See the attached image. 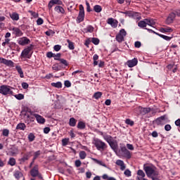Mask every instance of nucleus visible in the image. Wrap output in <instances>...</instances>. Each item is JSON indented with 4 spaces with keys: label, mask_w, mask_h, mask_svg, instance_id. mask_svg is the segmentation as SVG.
I'll return each instance as SVG.
<instances>
[{
    "label": "nucleus",
    "mask_w": 180,
    "mask_h": 180,
    "mask_svg": "<svg viewBox=\"0 0 180 180\" xmlns=\"http://www.w3.org/2000/svg\"><path fill=\"white\" fill-rule=\"evenodd\" d=\"M102 95H103L102 92L97 91V92L94 93L93 98H94V99H99L100 98L102 97Z\"/></svg>",
    "instance_id": "36"
},
{
    "label": "nucleus",
    "mask_w": 180,
    "mask_h": 180,
    "mask_svg": "<svg viewBox=\"0 0 180 180\" xmlns=\"http://www.w3.org/2000/svg\"><path fill=\"white\" fill-rule=\"evenodd\" d=\"M25 129H26V124L22 122L19 123L16 127L17 130H25Z\"/></svg>",
    "instance_id": "28"
},
{
    "label": "nucleus",
    "mask_w": 180,
    "mask_h": 180,
    "mask_svg": "<svg viewBox=\"0 0 180 180\" xmlns=\"http://www.w3.org/2000/svg\"><path fill=\"white\" fill-rule=\"evenodd\" d=\"M115 164L120 167L121 171H124V169H126V165H124V162H123V160H117Z\"/></svg>",
    "instance_id": "20"
},
{
    "label": "nucleus",
    "mask_w": 180,
    "mask_h": 180,
    "mask_svg": "<svg viewBox=\"0 0 180 180\" xmlns=\"http://www.w3.org/2000/svg\"><path fill=\"white\" fill-rule=\"evenodd\" d=\"M33 47L34 46L31 44L30 46L25 49L21 53V57H22V58H30L32 55H30L29 53L33 50Z\"/></svg>",
    "instance_id": "4"
},
{
    "label": "nucleus",
    "mask_w": 180,
    "mask_h": 180,
    "mask_svg": "<svg viewBox=\"0 0 180 180\" xmlns=\"http://www.w3.org/2000/svg\"><path fill=\"white\" fill-rule=\"evenodd\" d=\"M16 99L18 101H22V99H25V95L22 94H18L14 96Z\"/></svg>",
    "instance_id": "40"
},
{
    "label": "nucleus",
    "mask_w": 180,
    "mask_h": 180,
    "mask_svg": "<svg viewBox=\"0 0 180 180\" xmlns=\"http://www.w3.org/2000/svg\"><path fill=\"white\" fill-rule=\"evenodd\" d=\"M59 61L60 62V64H63L65 67H68V62L64 58L59 59Z\"/></svg>",
    "instance_id": "44"
},
{
    "label": "nucleus",
    "mask_w": 180,
    "mask_h": 180,
    "mask_svg": "<svg viewBox=\"0 0 180 180\" xmlns=\"http://www.w3.org/2000/svg\"><path fill=\"white\" fill-rule=\"evenodd\" d=\"M91 160L94 161V162H96V164H98L99 165H102V167H105V168H107L108 167L105 163L102 162V161L98 160V159L91 158Z\"/></svg>",
    "instance_id": "31"
},
{
    "label": "nucleus",
    "mask_w": 180,
    "mask_h": 180,
    "mask_svg": "<svg viewBox=\"0 0 180 180\" xmlns=\"http://www.w3.org/2000/svg\"><path fill=\"white\" fill-rule=\"evenodd\" d=\"M56 12H58V13H65V11L64 10V8H63L60 6H57L55 7Z\"/></svg>",
    "instance_id": "23"
},
{
    "label": "nucleus",
    "mask_w": 180,
    "mask_h": 180,
    "mask_svg": "<svg viewBox=\"0 0 180 180\" xmlns=\"http://www.w3.org/2000/svg\"><path fill=\"white\" fill-rule=\"evenodd\" d=\"M14 176H15V179H19L20 178H22L23 174L21 172L16 171L14 173Z\"/></svg>",
    "instance_id": "34"
},
{
    "label": "nucleus",
    "mask_w": 180,
    "mask_h": 180,
    "mask_svg": "<svg viewBox=\"0 0 180 180\" xmlns=\"http://www.w3.org/2000/svg\"><path fill=\"white\" fill-rule=\"evenodd\" d=\"M65 86L70 88L71 86V82L68 80L65 81Z\"/></svg>",
    "instance_id": "61"
},
{
    "label": "nucleus",
    "mask_w": 180,
    "mask_h": 180,
    "mask_svg": "<svg viewBox=\"0 0 180 180\" xmlns=\"http://www.w3.org/2000/svg\"><path fill=\"white\" fill-rule=\"evenodd\" d=\"M121 151L123 154V157H124L127 160H130V158H131V153H130L129 150H127L126 146H122Z\"/></svg>",
    "instance_id": "7"
},
{
    "label": "nucleus",
    "mask_w": 180,
    "mask_h": 180,
    "mask_svg": "<svg viewBox=\"0 0 180 180\" xmlns=\"http://www.w3.org/2000/svg\"><path fill=\"white\" fill-rule=\"evenodd\" d=\"M145 29H146V30H148V32H151V33H154L155 34H157L160 37H162V39H164V40H167V41H169V40H171V39H172V37H168L167 35L158 34L151 29H148V28H145Z\"/></svg>",
    "instance_id": "9"
},
{
    "label": "nucleus",
    "mask_w": 180,
    "mask_h": 180,
    "mask_svg": "<svg viewBox=\"0 0 180 180\" xmlns=\"http://www.w3.org/2000/svg\"><path fill=\"white\" fill-rule=\"evenodd\" d=\"M107 23H108V25H110V26H112V27L116 28L117 27V20H115V19L113 18H108Z\"/></svg>",
    "instance_id": "18"
},
{
    "label": "nucleus",
    "mask_w": 180,
    "mask_h": 180,
    "mask_svg": "<svg viewBox=\"0 0 180 180\" xmlns=\"http://www.w3.org/2000/svg\"><path fill=\"white\" fill-rule=\"evenodd\" d=\"M21 85L23 89H27V88H29V84L27 82H22Z\"/></svg>",
    "instance_id": "57"
},
{
    "label": "nucleus",
    "mask_w": 180,
    "mask_h": 180,
    "mask_svg": "<svg viewBox=\"0 0 180 180\" xmlns=\"http://www.w3.org/2000/svg\"><path fill=\"white\" fill-rule=\"evenodd\" d=\"M105 141H107V143H108V144L110 145L113 141V138L112 136H107L105 138Z\"/></svg>",
    "instance_id": "50"
},
{
    "label": "nucleus",
    "mask_w": 180,
    "mask_h": 180,
    "mask_svg": "<svg viewBox=\"0 0 180 180\" xmlns=\"http://www.w3.org/2000/svg\"><path fill=\"white\" fill-rule=\"evenodd\" d=\"M143 169L148 178H155V176H158L160 175V173L158 171L154 169V168L150 167V166H145L143 167Z\"/></svg>",
    "instance_id": "1"
},
{
    "label": "nucleus",
    "mask_w": 180,
    "mask_h": 180,
    "mask_svg": "<svg viewBox=\"0 0 180 180\" xmlns=\"http://www.w3.org/2000/svg\"><path fill=\"white\" fill-rule=\"evenodd\" d=\"M50 127H45L44 129V133L45 134H49V133H50Z\"/></svg>",
    "instance_id": "59"
},
{
    "label": "nucleus",
    "mask_w": 180,
    "mask_h": 180,
    "mask_svg": "<svg viewBox=\"0 0 180 180\" xmlns=\"http://www.w3.org/2000/svg\"><path fill=\"white\" fill-rule=\"evenodd\" d=\"M43 20L41 18H38L37 20V25H43Z\"/></svg>",
    "instance_id": "64"
},
{
    "label": "nucleus",
    "mask_w": 180,
    "mask_h": 180,
    "mask_svg": "<svg viewBox=\"0 0 180 180\" xmlns=\"http://www.w3.org/2000/svg\"><path fill=\"white\" fill-rule=\"evenodd\" d=\"M34 116L37 120V121L38 122V123H39V124H44V123H46V119L41 117V115L39 114H34Z\"/></svg>",
    "instance_id": "15"
},
{
    "label": "nucleus",
    "mask_w": 180,
    "mask_h": 180,
    "mask_svg": "<svg viewBox=\"0 0 180 180\" xmlns=\"http://www.w3.org/2000/svg\"><path fill=\"white\" fill-rule=\"evenodd\" d=\"M3 136H4V137H8V136H9V129H4L3 132H2Z\"/></svg>",
    "instance_id": "49"
},
{
    "label": "nucleus",
    "mask_w": 180,
    "mask_h": 180,
    "mask_svg": "<svg viewBox=\"0 0 180 180\" xmlns=\"http://www.w3.org/2000/svg\"><path fill=\"white\" fill-rule=\"evenodd\" d=\"M12 30H13V32H14L15 36L20 37V36H22V34H23L22 31L20 30V29H19L18 27H13L12 29Z\"/></svg>",
    "instance_id": "22"
},
{
    "label": "nucleus",
    "mask_w": 180,
    "mask_h": 180,
    "mask_svg": "<svg viewBox=\"0 0 180 180\" xmlns=\"http://www.w3.org/2000/svg\"><path fill=\"white\" fill-rule=\"evenodd\" d=\"M139 60L137 58H134L132 60H127V65L129 68H133V67H136V65L138 64Z\"/></svg>",
    "instance_id": "12"
},
{
    "label": "nucleus",
    "mask_w": 180,
    "mask_h": 180,
    "mask_svg": "<svg viewBox=\"0 0 180 180\" xmlns=\"http://www.w3.org/2000/svg\"><path fill=\"white\" fill-rule=\"evenodd\" d=\"M144 20H145V22H146V23L148 26H151L152 27L153 26H155V21H154V20L150 19V18H146V19H144Z\"/></svg>",
    "instance_id": "21"
},
{
    "label": "nucleus",
    "mask_w": 180,
    "mask_h": 180,
    "mask_svg": "<svg viewBox=\"0 0 180 180\" xmlns=\"http://www.w3.org/2000/svg\"><path fill=\"white\" fill-rule=\"evenodd\" d=\"M11 86L1 85L0 86V94L1 95H13V91L11 90Z\"/></svg>",
    "instance_id": "2"
},
{
    "label": "nucleus",
    "mask_w": 180,
    "mask_h": 180,
    "mask_svg": "<svg viewBox=\"0 0 180 180\" xmlns=\"http://www.w3.org/2000/svg\"><path fill=\"white\" fill-rule=\"evenodd\" d=\"M21 115H22V116H27L28 119L30 118V115H29V114H27V112L25 110H22L21 111Z\"/></svg>",
    "instance_id": "54"
},
{
    "label": "nucleus",
    "mask_w": 180,
    "mask_h": 180,
    "mask_svg": "<svg viewBox=\"0 0 180 180\" xmlns=\"http://www.w3.org/2000/svg\"><path fill=\"white\" fill-rule=\"evenodd\" d=\"M124 174L126 176H131V172L129 169H127Z\"/></svg>",
    "instance_id": "52"
},
{
    "label": "nucleus",
    "mask_w": 180,
    "mask_h": 180,
    "mask_svg": "<svg viewBox=\"0 0 180 180\" xmlns=\"http://www.w3.org/2000/svg\"><path fill=\"white\" fill-rule=\"evenodd\" d=\"M1 64H5V65H7V67H11V68L15 67V63H13V61L11 60H6L5 58H2Z\"/></svg>",
    "instance_id": "14"
},
{
    "label": "nucleus",
    "mask_w": 180,
    "mask_h": 180,
    "mask_svg": "<svg viewBox=\"0 0 180 180\" xmlns=\"http://www.w3.org/2000/svg\"><path fill=\"white\" fill-rule=\"evenodd\" d=\"M168 120V118H167V115H162L160 117H158L156 120L155 122L158 126H161L164 124V121Z\"/></svg>",
    "instance_id": "13"
},
{
    "label": "nucleus",
    "mask_w": 180,
    "mask_h": 180,
    "mask_svg": "<svg viewBox=\"0 0 180 180\" xmlns=\"http://www.w3.org/2000/svg\"><path fill=\"white\" fill-rule=\"evenodd\" d=\"M75 164V167H77V168L81 167V160H76Z\"/></svg>",
    "instance_id": "62"
},
{
    "label": "nucleus",
    "mask_w": 180,
    "mask_h": 180,
    "mask_svg": "<svg viewBox=\"0 0 180 180\" xmlns=\"http://www.w3.org/2000/svg\"><path fill=\"white\" fill-rule=\"evenodd\" d=\"M54 54L53 53V52H48L46 53V57H48V58H52V57H54Z\"/></svg>",
    "instance_id": "60"
},
{
    "label": "nucleus",
    "mask_w": 180,
    "mask_h": 180,
    "mask_svg": "<svg viewBox=\"0 0 180 180\" xmlns=\"http://www.w3.org/2000/svg\"><path fill=\"white\" fill-rule=\"evenodd\" d=\"M9 41H11V39L6 38L5 41L2 43L3 47H5L6 46V44H9Z\"/></svg>",
    "instance_id": "56"
},
{
    "label": "nucleus",
    "mask_w": 180,
    "mask_h": 180,
    "mask_svg": "<svg viewBox=\"0 0 180 180\" xmlns=\"http://www.w3.org/2000/svg\"><path fill=\"white\" fill-rule=\"evenodd\" d=\"M134 46L136 49H140L141 47V42L137 41L135 42Z\"/></svg>",
    "instance_id": "58"
},
{
    "label": "nucleus",
    "mask_w": 180,
    "mask_h": 180,
    "mask_svg": "<svg viewBox=\"0 0 180 180\" xmlns=\"http://www.w3.org/2000/svg\"><path fill=\"white\" fill-rule=\"evenodd\" d=\"M68 141H70V139H62V146H65L68 144Z\"/></svg>",
    "instance_id": "48"
},
{
    "label": "nucleus",
    "mask_w": 180,
    "mask_h": 180,
    "mask_svg": "<svg viewBox=\"0 0 180 180\" xmlns=\"http://www.w3.org/2000/svg\"><path fill=\"white\" fill-rule=\"evenodd\" d=\"M137 175H139V176H141V179H143V178H144V176H146V174L141 169L138 170Z\"/></svg>",
    "instance_id": "41"
},
{
    "label": "nucleus",
    "mask_w": 180,
    "mask_h": 180,
    "mask_svg": "<svg viewBox=\"0 0 180 180\" xmlns=\"http://www.w3.org/2000/svg\"><path fill=\"white\" fill-rule=\"evenodd\" d=\"M175 18H176V14H175V13H170L166 19V25H171V23H174Z\"/></svg>",
    "instance_id": "8"
},
{
    "label": "nucleus",
    "mask_w": 180,
    "mask_h": 180,
    "mask_svg": "<svg viewBox=\"0 0 180 180\" xmlns=\"http://www.w3.org/2000/svg\"><path fill=\"white\" fill-rule=\"evenodd\" d=\"M125 123L126 124H129V126H134V122L130 119H127L125 120Z\"/></svg>",
    "instance_id": "45"
},
{
    "label": "nucleus",
    "mask_w": 180,
    "mask_h": 180,
    "mask_svg": "<svg viewBox=\"0 0 180 180\" xmlns=\"http://www.w3.org/2000/svg\"><path fill=\"white\" fill-rule=\"evenodd\" d=\"M53 5H63V1L61 0H51L48 4L49 11L53 8Z\"/></svg>",
    "instance_id": "10"
},
{
    "label": "nucleus",
    "mask_w": 180,
    "mask_h": 180,
    "mask_svg": "<svg viewBox=\"0 0 180 180\" xmlns=\"http://www.w3.org/2000/svg\"><path fill=\"white\" fill-rule=\"evenodd\" d=\"M139 110L141 115H147V113H150V112H151L150 108L139 107Z\"/></svg>",
    "instance_id": "17"
},
{
    "label": "nucleus",
    "mask_w": 180,
    "mask_h": 180,
    "mask_svg": "<svg viewBox=\"0 0 180 180\" xmlns=\"http://www.w3.org/2000/svg\"><path fill=\"white\" fill-rule=\"evenodd\" d=\"M53 49L55 51H60L61 50V45H55Z\"/></svg>",
    "instance_id": "55"
},
{
    "label": "nucleus",
    "mask_w": 180,
    "mask_h": 180,
    "mask_svg": "<svg viewBox=\"0 0 180 180\" xmlns=\"http://www.w3.org/2000/svg\"><path fill=\"white\" fill-rule=\"evenodd\" d=\"M91 42H93L96 46H98V44H99V39L93 37L91 39Z\"/></svg>",
    "instance_id": "47"
},
{
    "label": "nucleus",
    "mask_w": 180,
    "mask_h": 180,
    "mask_svg": "<svg viewBox=\"0 0 180 180\" xmlns=\"http://www.w3.org/2000/svg\"><path fill=\"white\" fill-rule=\"evenodd\" d=\"M99 58V56H98V54H95L93 56V60H94V65H98V60Z\"/></svg>",
    "instance_id": "43"
},
{
    "label": "nucleus",
    "mask_w": 180,
    "mask_h": 180,
    "mask_svg": "<svg viewBox=\"0 0 180 180\" xmlns=\"http://www.w3.org/2000/svg\"><path fill=\"white\" fill-rule=\"evenodd\" d=\"M94 146L96 147L97 150H102V151H103L105 148H106L107 147L106 143H105V142L99 139L94 141Z\"/></svg>",
    "instance_id": "5"
},
{
    "label": "nucleus",
    "mask_w": 180,
    "mask_h": 180,
    "mask_svg": "<svg viewBox=\"0 0 180 180\" xmlns=\"http://www.w3.org/2000/svg\"><path fill=\"white\" fill-rule=\"evenodd\" d=\"M54 60H56L58 61H60V60L61 59V53H57V54H54Z\"/></svg>",
    "instance_id": "51"
},
{
    "label": "nucleus",
    "mask_w": 180,
    "mask_h": 180,
    "mask_svg": "<svg viewBox=\"0 0 180 180\" xmlns=\"http://www.w3.org/2000/svg\"><path fill=\"white\" fill-rule=\"evenodd\" d=\"M86 126L85 125V122H79L77 124V129H79L80 130H84Z\"/></svg>",
    "instance_id": "29"
},
{
    "label": "nucleus",
    "mask_w": 180,
    "mask_h": 180,
    "mask_svg": "<svg viewBox=\"0 0 180 180\" xmlns=\"http://www.w3.org/2000/svg\"><path fill=\"white\" fill-rule=\"evenodd\" d=\"M51 86H53L54 88H63V84L61 83V82H57L56 83H51Z\"/></svg>",
    "instance_id": "26"
},
{
    "label": "nucleus",
    "mask_w": 180,
    "mask_h": 180,
    "mask_svg": "<svg viewBox=\"0 0 180 180\" xmlns=\"http://www.w3.org/2000/svg\"><path fill=\"white\" fill-rule=\"evenodd\" d=\"M34 139H36V136H34V134L33 133H30L28 135V140L30 142L34 141Z\"/></svg>",
    "instance_id": "42"
},
{
    "label": "nucleus",
    "mask_w": 180,
    "mask_h": 180,
    "mask_svg": "<svg viewBox=\"0 0 180 180\" xmlns=\"http://www.w3.org/2000/svg\"><path fill=\"white\" fill-rule=\"evenodd\" d=\"M79 8V12L77 18V21L78 23H81V22H84V19L85 18V11L84 10V6H82V4H80Z\"/></svg>",
    "instance_id": "3"
},
{
    "label": "nucleus",
    "mask_w": 180,
    "mask_h": 180,
    "mask_svg": "<svg viewBox=\"0 0 180 180\" xmlns=\"http://www.w3.org/2000/svg\"><path fill=\"white\" fill-rule=\"evenodd\" d=\"M138 26L144 29V27H147V22L146 20H141L138 22Z\"/></svg>",
    "instance_id": "25"
},
{
    "label": "nucleus",
    "mask_w": 180,
    "mask_h": 180,
    "mask_svg": "<svg viewBox=\"0 0 180 180\" xmlns=\"http://www.w3.org/2000/svg\"><path fill=\"white\" fill-rule=\"evenodd\" d=\"M69 124L72 127H75V126L77 124V120H75V118H74V117H71L69 120Z\"/></svg>",
    "instance_id": "27"
},
{
    "label": "nucleus",
    "mask_w": 180,
    "mask_h": 180,
    "mask_svg": "<svg viewBox=\"0 0 180 180\" xmlns=\"http://www.w3.org/2000/svg\"><path fill=\"white\" fill-rule=\"evenodd\" d=\"M127 34V32H126V30L124 29L120 30L118 34L116 35L115 39L118 43H122V41H124V36Z\"/></svg>",
    "instance_id": "6"
},
{
    "label": "nucleus",
    "mask_w": 180,
    "mask_h": 180,
    "mask_svg": "<svg viewBox=\"0 0 180 180\" xmlns=\"http://www.w3.org/2000/svg\"><path fill=\"white\" fill-rule=\"evenodd\" d=\"M33 155V151H30L24 153L22 158L20 160L21 162H25V161H27L30 157Z\"/></svg>",
    "instance_id": "11"
},
{
    "label": "nucleus",
    "mask_w": 180,
    "mask_h": 180,
    "mask_svg": "<svg viewBox=\"0 0 180 180\" xmlns=\"http://www.w3.org/2000/svg\"><path fill=\"white\" fill-rule=\"evenodd\" d=\"M79 155L81 160H85L86 158V153L84 150L80 151Z\"/></svg>",
    "instance_id": "39"
},
{
    "label": "nucleus",
    "mask_w": 180,
    "mask_h": 180,
    "mask_svg": "<svg viewBox=\"0 0 180 180\" xmlns=\"http://www.w3.org/2000/svg\"><path fill=\"white\" fill-rule=\"evenodd\" d=\"M171 129H172V127L169 124H166L165 126V130H166V131H169Z\"/></svg>",
    "instance_id": "63"
},
{
    "label": "nucleus",
    "mask_w": 180,
    "mask_h": 180,
    "mask_svg": "<svg viewBox=\"0 0 180 180\" xmlns=\"http://www.w3.org/2000/svg\"><path fill=\"white\" fill-rule=\"evenodd\" d=\"M132 18L136 19V20H140V19H141V15H140L139 13L134 11L132 14Z\"/></svg>",
    "instance_id": "30"
},
{
    "label": "nucleus",
    "mask_w": 180,
    "mask_h": 180,
    "mask_svg": "<svg viewBox=\"0 0 180 180\" xmlns=\"http://www.w3.org/2000/svg\"><path fill=\"white\" fill-rule=\"evenodd\" d=\"M29 43H30V39L27 37H23L18 41V44L20 46H25V44H29Z\"/></svg>",
    "instance_id": "19"
},
{
    "label": "nucleus",
    "mask_w": 180,
    "mask_h": 180,
    "mask_svg": "<svg viewBox=\"0 0 180 180\" xmlns=\"http://www.w3.org/2000/svg\"><path fill=\"white\" fill-rule=\"evenodd\" d=\"M109 146L114 150V151L117 150V142L112 141Z\"/></svg>",
    "instance_id": "33"
},
{
    "label": "nucleus",
    "mask_w": 180,
    "mask_h": 180,
    "mask_svg": "<svg viewBox=\"0 0 180 180\" xmlns=\"http://www.w3.org/2000/svg\"><path fill=\"white\" fill-rule=\"evenodd\" d=\"M94 11H95L97 13L102 12V6L99 5H96L94 6Z\"/></svg>",
    "instance_id": "37"
},
{
    "label": "nucleus",
    "mask_w": 180,
    "mask_h": 180,
    "mask_svg": "<svg viewBox=\"0 0 180 180\" xmlns=\"http://www.w3.org/2000/svg\"><path fill=\"white\" fill-rule=\"evenodd\" d=\"M8 165L13 167V165H16V160L14 158H11L8 162Z\"/></svg>",
    "instance_id": "35"
},
{
    "label": "nucleus",
    "mask_w": 180,
    "mask_h": 180,
    "mask_svg": "<svg viewBox=\"0 0 180 180\" xmlns=\"http://www.w3.org/2000/svg\"><path fill=\"white\" fill-rule=\"evenodd\" d=\"M10 18H11L13 20H19V14H18V13H13L10 14Z\"/></svg>",
    "instance_id": "32"
},
{
    "label": "nucleus",
    "mask_w": 180,
    "mask_h": 180,
    "mask_svg": "<svg viewBox=\"0 0 180 180\" xmlns=\"http://www.w3.org/2000/svg\"><path fill=\"white\" fill-rule=\"evenodd\" d=\"M31 175L34 178L39 175V165H36L30 171Z\"/></svg>",
    "instance_id": "16"
},
{
    "label": "nucleus",
    "mask_w": 180,
    "mask_h": 180,
    "mask_svg": "<svg viewBox=\"0 0 180 180\" xmlns=\"http://www.w3.org/2000/svg\"><path fill=\"white\" fill-rule=\"evenodd\" d=\"M29 13H31L32 16H33V18H39V13L33 11H28Z\"/></svg>",
    "instance_id": "46"
},
{
    "label": "nucleus",
    "mask_w": 180,
    "mask_h": 180,
    "mask_svg": "<svg viewBox=\"0 0 180 180\" xmlns=\"http://www.w3.org/2000/svg\"><path fill=\"white\" fill-rule=\"evenodd\" d=\"M86 32L89 33H92V32H94V27H92L91 25H89L86 27Z\"/></svg>",
    "instance_id": "53"
},
{
    "label": "nucleus",
    "mask_w": 180,
    "mask_h": 180,
    "mask_svg": "<svg viewBox=\"0 0 180 180\" xmlns=\"http://www.w3.org/2000/svg\"><path fill=\"white\" fill-rule=\"evenodd\" d=\"M15 69L18 74H20V78H25V75H23V70H22V68L20 66H16Z\"/></svg>",
    "instance_id": "24"
},
{
    "label": "nucleus",
    "mask_w": 180,
    "mask_h": 180,
    "mask_svg": "<svg viewBox=\"0 0 180 180\" xmlns=\"http://www.w3.org/2000/svg\"><path fill=\"white\" fill-rule=\"evenodd\" d=\"M67 42L68 43V48L70 50H74L75 46H74V42L71 41L70 39H67Z\"/></svg>",
    "instance_id": "38"
}]
</instances>
